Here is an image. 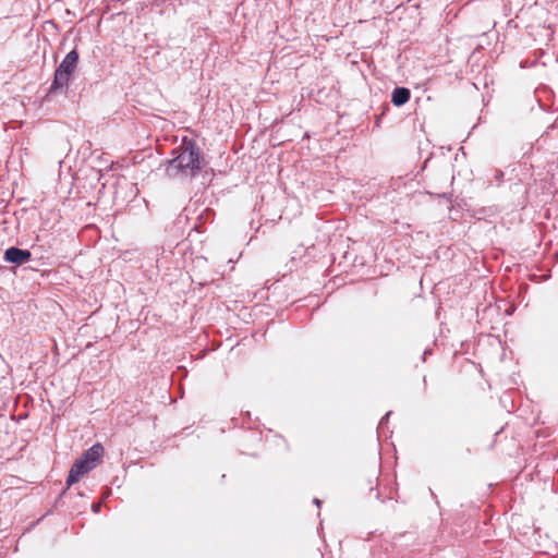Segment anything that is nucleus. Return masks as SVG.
<instances>
[{
    "instance_id": "7ed1b4c3",
    "label": "nucleus",
    "mask_w": 558,
    "mask_h": 558,
    "mask_svg": "<svg viewBox=\"0 0 558 558\" xmlns=\"http://www.w3.org/2000/svg\"><path fill=\"white\" fill-rule=\"evenodd\" d=\"M78 63V53L76 50L70 51L54 72V78L51 84V89H60L66 87L72 74L74 73Z\"/></svg>"
},
{
    "instance_id": "39448f33",
    "label": "nucleus",
    "mask_w": 558,
    "mask_h": 558,
    "mask_svg": "<svg viewBox=\"0 0 558 558\" xmlns=\"http://www.w3.org/2000/svg\"><path fill=\"white\" fill-rule=\"evenodd\" d=\"M411 93L405 87H398L392 92L391 101L395 106H402L409 101Z\"/></svg>"
},
{
    "instance_id": "f03ea898",
    "label": "nucleus",
    "mask_w": 558,
    "mask_h": 558,
    "mask_svg": "<svg viewBox=\"0 0 558 558\" xmlns=\"http://www.w3.org/2000/svg\"><path fill=\"white\" fill-rule=\"evenodd\" d=\"M201 168L199 166V151L198 148L192 144H185L180 154L170 160L166 167V172L169 177H175L180 172L194 173Z\"/></svg>"
},
{
    "instance_id": "20e7f679",
    "label": "nucleus",
    "mask_w": 558,
    "mask_h": 558,
    "mask_svg": "<svg viewBox=\"0 0 558 558\" xmlns=\"http://www.w3.org/2000/svg\"><path fill=\"white\" fill-rule=\"evenodd\" d=\"M31 252L27 250H21L17 247H10L4 253V258L7 262L13 263V264H24L31 259Z\"/></svg>"
},
{
    "instance_id": "f257e3e1",
    "label": "nucleus",
    "mask_w": 558,
    "mask_h": 558,
    "mask_svg": "<svg viewBox=\"0 0 558 558\" xmlns=\"http://www.w3.org/2000/svg\"><path fill=\"white\" fill-rule=\"evenodd\" d=\"M104 453L105 449L99 442L86 450L72 465L66 478V485L71 486L77 483L85 474L94 470L100 462Z\"/></svg>"
}]
</instances>
